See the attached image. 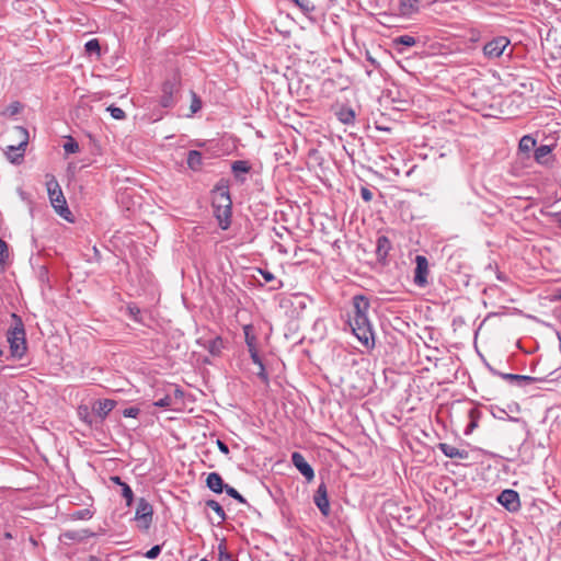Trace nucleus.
<instances>
[{
  "label": "nucleus",
  "mask_w": 561,
  "mask_h": 561,
  "mask_svg": "<svg viewBox=\"0 0 561 561\" xmlns=\"http://www.w3.org/2000/svg\"><path fill=\"white\" fill-rule=\"evenodd\" d=\"M469 426H470V428L476 427V426H477V422H476V421H472V422L470 423V425H469Z\"/></svg>",
  "instance_id": "obj_59"
},
{
  "label": "nucleus",
  "mask_w": 561,
  "mask_h": 561,
  "mask_svg": "<svg viewBox=\"0 0 561 561\" xmlns=\"http://www.w3.org/2000/svg\"><path fill=\"white\" fill-rule=\"evenodd\" d=\"M291 462L297 470L307 479L311 481L314 478V471L312 467L307 462L302 454L295 451L291 454Z\"/></svg>",
  "instance_id": "obj_13"
},
{
  "label": "nucleus",
  "mask_w": 561,
  "mask_h": 561,
  "mask_svg": "<svg viewBox=\"0 0 561 561\" xmlns=\"http://www.w3.org/2000/svg\"><path fill=\"white\" fill-rule=\"evenodd\" d=\"M207 488L214 493L220 494L225 491L226 485L221 476L217 472H210L206 478Z\"/></svg>",
  "instance_id": "obj_18"
},
{
  "label": "nucleus",
  "mask_w": 561,
  "mask_h": 561,
  "mask_svg": "<svg viewBox=\"0 0 561 561\" xmlns=\"http://www.w3.org/2000/svg\"><path fill=\"white\" fill-rule=\"evenodd\" d=\"M4 537H5L7 539L12 538V536H11V534H10V533H5V534H4Z\"/></svg>",
  "instance_id": "obj_60"
},
{
  "label": "nucleus",
  "mask_w": 561,
  "mask_h": 561,
  "mask_svg": "<svg viewBox=\"0 0 561 561\" xmlns=\"http://www.w3.org/2000/svg\"><path fill=\"white\" fill-rule=\"evenodd\" d=\"M368 60H369L373 65H376V64H377V62H376V60H375L373 57H370L369 55H368Z\"/></svg>",
  "instance_id": "obj_58"
},
{
  "label": "nucleus",
  "mask_w": 561,
  "mask_h": 561,
  "mask_svg": "<svg viewBox=\"0 0 561 561\" xmlns=\"http://www.w3.org/2000/svg\"><path fill=\"white\" fill-rule=\"evenodd\" d=\"M183 394H184L183 390H181L180 388H178V387H176V388H174V390H173V396H172V398H175V399H182V398H183Z\"/></svg>",
  "instance_id": "obj_51"
},
{
  "label": "nucleus",
  "mask_w": 561,
  "mask_h": 561,
  "mask_svg": "<svg viewBox=\"0 0 561 561\" xmlns=\"http://www.w3.org/2000/svg\"><path fill=\"white\" fill-rule=\"evenodd\" d=\"M415 44H416V39L412 35H400V36L393 37L392 41H391V46L398 53H402L403 51L401 46L412 47Z\"/></svg>",
  "instance_id": "obj_20"
},
{
  "label": "nucleus",
  "mask_w": 561,
  "mask_h": 561,
  "mask_svg": "<svg viewBox=\"0 0 561 561\" xmlns=\"http://www.w3.org/2000/svg\"><path fill=\"white\" fill-rule=\"evenodd\" d=\"M111 481L119 486H122L125 483L118 476L111 477Z\"/></svg>",
  "instance_id": "obj_53"
},
{
  "label": "nucleus",
  "mask_w": 561,
  "mask_h": 561,
  "mask_svg": "<svg viewBox=\"0 0 561 561\" xmlns=\"http://www.w3.org/2000/svg\"><path fill=\"white\" fill-rule=\"evenodd\" d=\"M8 342L13 357L20 359L25 355L27 350L25 330L21 321L8 332Z\"/></svg>",
  "instance_id": "obj_4"
},
{
  "label": "nucleus",
  "mask_w": 561,
  "mask_h": 561,
  "mask_svg": "<svg viewBox=\"0 0 561 561\" xmlns=\"http://www.w3.org/2000/svg\"><path fill=\"white\" fill-rule=\"evenodd\" d=\"M231 207L224 206L222 208H214V215L218 220V225L222 230L229 228L231 224Z\"/></svg>",
  "instance_id": "obj_19"
},
{
  "label": "nucleus",
  "mask_w": 561,
  "mask_h": 561,
  "mask_svg": "<svg viewBox=\"0 0 561 561\" xmlns=\"http://www.w3.org/2000/svg\"><path fill=\"white\" fill-rule=\"evenodd\" d=\"M89 561H101V560L95 556H90Z\"/></svg>",
  "instance_id": "obj_56"
},
{
  "label": "nucleus",
  "mask_w": 561,
  "mask_h": 561,
  "mask_svg": "<svg viewBox=\"0 0 561 561\" xmlns=\"http://www.w3.org/2000/svg\"><path fill=\"white\" fill-rule=\"evenodd\" d=\"M121 488L122 496L126 500V505L130 506L134 502V493L131 488L127 483H124Z\"/></svg>",
  "instance_id": "obj_33"
},
{
  "label": "nucleus",
  "mask_w": 561,
  "mask_h": 561,
  "mask_svg": "<svg viewBox=\"0 0 561 561\" xmlns=\"http://www.w3.org/2000/svg\"><path fill=\"white\" fill-rule=\"evenodd\" d=\"M2 355V351L0 350V356Z\"/></svg>",
  "instance_id": "obj_63"
},
{
  "label": "nucleus",
  "mask_w": 561,
  "mask_h": 561,
  "mask_svg": "<svg viewBox=\"0 0 561 561\" xmlns=\"http://www.w3.org/2000/svg\"><path fill=\"white\" fill-rule=\"evenodd\" d=\"M260 274L267 283L276 280L274 274L267 270H260Z\"/></svg>",
  "instance_id": "obj_48"
},
{
  "label": "nucleus",
  "mask_w": 561,
  "mask_h": 561,
  "mask_svg": "<svg viewBox=\"0 0 561 561\" xmlns=\"http://www.w3.org/2000/svg\"><path fill=\"white\" fill-rule=\"evenodd\" d=\"M201 108H202V102H201V100L197 98V95H196L195 93H193V100H192V104H191V111H192V113H196V112H198Z\"/></svg>",
  "instance_id": "obj_46"
},
{
  "label": "nucleus",
  "mask_w": 561,
  "mask_h": 561,
  "mask_svg": "<svg viewBox=\"0 0 561 561\" xmlns=\"http://www.w3.org/2000/svg\"><path fill=\"white\" fill-rule=\"evenodd\" d=\"M536 146V139L530 135H525L520 138L518 149L522 152H529Z\"/></svg>",
  "instance_id": "obj_28"
},
{
  "label": "nucleus",
  "mask_w": 561,
  "mask_h": 561,
  "mask_svg": "<svg viewBox=\"0 0 561 561\" xmlns=\"http://www.w3.org/2000/svg\"><path fill=\"white\" fill-rule=\"evenodd\" d=\"M75 519H90L92 517V513L90 510H79L72 514Z\"/></svg>",
  "instance_id": "obj_41"
},
{
  "label": "nucleus",
  "mask_w": 561,
  "mask_h": 561,
  "mask_svg": "<svg viewBox=\"0 0 561 561\" xmlns=\"http://www.w3.org/2000/svg\"><path fill=\"white\" fill-rule=\"evenodd\" d=\"M65 537H67L69 539H75L76 538L75 535L72 533H70V531L66 533Z\"/></svg>",
  "instance_id": "obj_55"
},
{
  "label": "nucleus",
  "mask_w": 561,
  "mask_h": 561,
  "mask_svg": "<svg viewBox=\"0 0 561 561\" xmlns=\"http://www.w3.org/2000/svg\"><path fill=\"white\" fill-rule=\"evenodd\" d=\"M549 216L557 220L558 227L561 229V215H560V213H549Z\"/></svg>",
  "instance_id": "obj_52"
},
{
  "label": "nucleus",
  "mask_w": 561,
  "mask_h": 561,
  "mask_svg": "<svg viewBox=\"0 0 561 561\" xmlns=\"http://www.w3.org/2000/svg\"><path fill=\"white\" fill-rule=\"evenodd\" d=\"M152 505L145 497H140L135 513V520L137 522L138 528L147 531L152 524Z\"/></svg>",
  "instance_id": "obj_5"
},
{
  "label": "nucleus",
  "mask_w": 561,
  "mask_h": 561,
  "mask_svg": "<svg viewBox=\"0 0 561 561\" xmlns=\"http://www.w3.org/2000/svg\"><path fill=\"white\" fill-rule=\"evenodd\" d=\"M243 333L248 350L256 347V336L253 334V327L251 324L244 325Z\"/></svg>",
  "instance_id": "obj_30"
},
{
  "label": "nucleus",
  "mask_w": 561,
  "mask_h": 561,
  "mask_svg": "<svg viewBox=\"0 0 561 561\" xmlns=\"http://www.w3.org/2000/svg\"><path fill=\"white\" fill-rule=\"evenodd\" d=\"M415 272H414V283L424 287L427 285V275H428V262L427 259L423 255H416L415 257Z\"/></svg>",
  "instance_id": "obj_12"
},
{
  "label": "nucleus",
  "mask_w": 561,
  "mask_h": 561,
  "mask_svg": "<svg viewBox=\"0 0 561 561\" xmlns=\"http://www.w3.org/2000/svg\"><path fill=\"white\" fill-rule=\"evenodd\" d=\"M213 208L232 207L228 185L219 182L211 192Z\"/></svg>",
  "instance_id": "obj_8"
},
{
  "label": "nucleus",
  "mask_w": 561,
  "mask_h": 561,
  "mask_svg": "<svg viewBox=\"0 0 561 561\" xmlns=\"http://www.w3.org/2000/svg\"><path fill=\"white\" fill-rule=\"evenodd\" d=\"M217 446H218V449L222 454H225V455L229 454V447L224 442H221L220 439L217 440Z\"/></svg>",
  "instance_id": "obj_50"
},
{
  "label": "nucleus",
  "mask_w": 561,
  "mask_h": 561,
  "mask_svg": "<svg viewBox=\"0 0 561 561\" xmlns=\"http://www.w3.org/2000/svg\"><path fill=\"white\" fill-rule=\"evenodd\" d=\"M560 299H561V296H560Z\"/></svg>",
  "instance_id": "obj_64"
},
{
  "label": "nucleus",
  "mask_w": 561,
  "mask_h": 561,
  "mask_svg": "<svg viewBox=\"0 0 561 561\" xmlns=\"http://www.w3.org/2000/svg\"><path fill=\"white\" fill-rule=\"evenodd\" d=\"M294 2L302 12L308 13L314 10V5L309 0H290Z\"/></svg>",
  "instance_id": "obj_35"
},
{
  "label": "nucleus",
  "mask_w": 561,
  "mask_h": 561,
  "mask_svg": "<svg viewBox=\"0 0 561 561\" xmlns=\"http://www.w3.org/2000/svg\"><path fill=\"white\" fill-rule=\"evenodd\" d=\"M336 116L343 124H352L355 121V112L350 106H341L336 111Z\"/></svg>",
  "instance_id": "obj_24"
},
{
  "label": "nucleus",
  "mask_w": 561,
  "mask_h": 561,
  "mask_svg": "<svg viewBox=\"0 0 561 561\" xmlns=\"http://www.w3.org/2000/svg\"><path fill=\"white\" fill-rule=\"evenodd\" d=\"M419 11V0H400L399 12L401 15L410 16Z\"/></svg>",
  "instance_id": "obj_21"
},
{
  "label": "nucleus",
  "mask_w": 561,
  "mask_h": 561,
  "mask_svg": "<svg viewBox=\"0 0 561 561\" xmlns=\"http://www.w3.org/2000/svg\"><path fill=\"white\" fill-rule=\"evenodd\" d=\"M219 549V559L218 561H236L231 553H229L226 549V545L221 542L218 547Z\"/></svg>",
  "instance_id": "obj_39"
},
{
  "label": "nucleus",
  "mask_w": 561,
  "mask_h": 561,
  "mask_svg": "<svg viewBox=\"0 0 561 561\" xmlns=\"http://www.w3.org/2000/svg\"><path fill=\"white\" fill-rule=\"evenodd\" d=\"M360 196L365 202H369L373 198V193L369 188L363 186L360 188Z\"/></svg>",
  "instance_id": "obj_49"
},
{
  "label": "nucleus",
  "mask_w": 561,
  "mask_h": 561,
  "mask_svg": "<svg viewBox=\"0 0 561 561\" xmlns=\"http://www.w3.org/2000/svg\"><path fill=\"white\" fill-rule=\"evenodd\" d=\"M140 413V409L137 407H129L123 411L125 417H137Z\"/></svg>",
  "instance_id": "obj_42"
},
{
  "label": "nucleus",
  "mask_w": 561,
  "mask_h": 561,
  "mask_svg": "<svg viewBox=\"0 0 561 561\" xmlns=\"http://www.w3.org/2000/svg\"><path fill=\"white\" fill-rule=\"evenodd\" d=\"M437 447L448 458L467 459L469 457L466 449H459L447 443H439Z\"/></svg>",
  "instance_id": "obj_17"
},
{
  "label": "nucleus",
  "mask_w": 561,
  "mask_h": 561,
  "mask_svg": "<svg viewBox=\"0 0 561 561\" xmlns=\"http://www.w3.org/2000/svg\"><path fill=\"white\" fill-rule=\"evenodd\" d=\"M248 351H249V353H250V357H251L252 362H253L255 365H257V366H259V365H262V364H263V362H262V359H261V357H260V355H259V352H257V348H256V347H254V348H249Z\"/></svg>",
  "instance_id": "obj_44"
},
{
  "label": "nucleus",
  "mask_w": 561,
  "mask_h": 561,
  "mask_svg": "<svg viewBox=\"0 0 561 561\" xmlns=\"http://www.w3.org/2000/svg\"><path fill=\"white\" fill-rule=\"evenodd\" d=\"M386 236H379L377 240V255L380 261L386 260Z\"/></svg>",
  "instance_id": "obj_34"
},
{
  "label": "nucleus",
  "mask_w": 561,
  "mask_h": 561,
  "mask_svg": "<svg viewBox=\"0 0 561 561\" xmlns=\"http://www.w3.org/2000/svg\"><path fill=\"white\" fill-rule=\"evenodd\" d=\"M477 411L474 409H471L470 410V416L473 417V414L476 413Z\"/></svg>",
  "instance_id": "obj_61"
},
{
  "label": "nucleus",
  "mask_w": 561,
  "mask_h": 561,
  "mask_svg": "<svg viewBox=\"0 0 561 561\" xmlns=\"http://www.w3.org/2000/svg\"><path fill=\"white\" fill-rule=\"evenodd\" d=\"M21 107H22V106H21V103H20V102H12V103L8 106L7 112H8L11 116H13V115H16V114H19V113H20Z\"/></svg>",
  "instance_id": "obj_45"
},
{
  "label": "nucleus",
  "mask_w": 561,
  "mask_h": 561,
  "mask_svg": "<svg viewBox=\"0 0 561 561\" xmlns=\"http://www.w3.org/2000/svg\"><path fill=\"white\" fill-rule=\"evenodd\" d=\"M172 404H173V398L169 393H167L163 398L153 402V405L158 407V408H169Z\"/></svg>",
  "instance_id": "obj_38"
},
{
  "label": "nucleus",
  "mask_w": 561,
  "mask_h": 561,
  "mask_svg": "<svg viewBox=\"0 0 561 561\" xmlns=\"http://www.w3.org/2000/svg\"><path fill=\"white\" fill-rule=\"evenodd\" d=\"M78 415L89 426H98V420L93 414V410H90L87 405H80L78 408Z\"/></svg>",
  "instance_id": "obj_22"
},
{
  "label": "nucleus",
  "mask_w": 561,
  "mask_h": 561,
  "mask_svg": "<svg viewBox=\"0 0 561 561\" xmlns=\"http://www.w3.org/2000/svg\"><path fill=\"white\" fill-rule=\"evenodd\" d=\"M206 506L213 510L219 517V524L227 519V514L216 500H207Z\"/></svg>",
  "instance_id": "obj_29"
},
{
  "label": "nucleus",
  "mask_w": 561,
  "mask_h": 561,
  "mask_svg": "<svg viewBox=\"0 0 561 561\" xmlns=\"http://www.w3.org/2000/svg\"><path fill=\"white\" fill-rule=\"evenodd\" d=\"M257 377L264 382V383H268V375L266 373V369H265V366L264 364L262 365H259V373H257Z\"/></svg>",
  "instance_id": "obj_47"
},
{
  "label": "nucleus",
  "mask_w": 561,
  "mask_h": 561,
  "mask_svg": "<svg viewBox=\"0 0 561 561\" xmlns=\"http://www.w3.org/2000/svg\"><path fill=\"white\" fill-rule=\"evenodd\" d=\"M225 491L229 496L237 500L239 503H247V500L234 488L227 484Z\"/></svg>",
  "instance_id": "obj_36"
},
{
  "label": "nucleus",
  "mask_w": 561,
  "mask_h": 561,
  "mask_svg": "<svg viewBox=\"0 0 561 561\" xmlns=\"http://www.w3.org/2000/svg\"><path fill=\"white\" fill-rule=\"evenodd\" d=\"M204 347L214 356L220 355L224 348V341L220 336H216L204 344Z\"/></svg>",
  "instance_id": "obj_25"
},
{
  "label": "nucleus",
  "mask_w": 561,
  "mask_h": 561,
  "mask_svg": "<svg viewBox=\"0 0 561 561\" xmlns=\"http://www.w3.org/2000/svg\"><path fill=\"white\" fill-rule=\"evenodd\" d=\"M199 561H210V560H208V559H202V560H199Z\"/></svg>",
  "instance_id": "obj_62"
},
{
  "label": "nucleus",
  "mask_w": 561,
  "mask_h": 561,
  "mask_svg": "<svg viewBox=\"0 0 561 561\" xmlns=\"http://www.w3.org/2000/svg\"><path fill=\"white\" fill-rule=\"evenodd\" d=\"M499 376H501L504 380H507L510 382H515L519 387H524L537 381H543L541 378H536L531 376H525V375H516V374H504L499 373Z\"/></svg>",
  "instance_id": "obj_16"
},
{
  "label": "nucleus",
  "mask_w": 561,
  "mask_h": 561,
  "mask_svg": "<svg viewBox=\"0 0 561 561\" xmlns=\"http://www.w3.org/2000/svg\"><path fill=\"white\" fill-rule=\"evenodd\" d=\"M107 111L114 119H124L126 117L125 112L121 107L111 105L107 107Z\"/></svg>",
  "instance_id": "obj_40"
},
{
  "label": "nucleus",
  "mask_w": 561,
  "mask_h": 561,
  "mask_svg": "<svg viewBox=\"0 0 561 561\" xmlns=\"http://www.w3.org/2000/svg\"><path fill=\"white\" fill-rule=\"evenodd\" d=\"M116 401L112 399L96 400L92 404L93 414L98 420V425L102 424L110 412L115 408Z\"/></svg>",
  "instance_id": "obj_10"
},
{
  "label": "nucleus",
  "mask_w": 561,
  "mask_h": 561,
  "mask_svg": "<svg viewBox=\"0 0 561 561\" xmlns=\"http://www.w3.org/2000/svg\"><path fill=\"white\" fill-rule=\"evenodd\" d=\"M126 313L129 318H131L135 322L145 323L144 318L141 316V310L136 304H128L126 307Z\"/></svg>",
  "instance_id": "obj_27"
},
{
  "label": "nucleus",
  "mask_w": 561,
  "mask_h": 561,
  "mask_svg": "<svg viewBox=\"0 0 561 561\" xmlns=\"http://www.w3.org/2000/svg\"><path fill=\"white\" fill-rule=\"evenodd\" d=\"M282 287H283V282L282 280H276L275 285L272 286V289H279Z\"/></svg>",
  "instance_id": "obj_54"
},
{
  "label": "nucleus",
  "mask_w": 561,
  "mask_h": 561,
  "mask_svg": "<svg viewBox=\"0 0 561 561\" xmlns=\"http://www.w3.org/2000/svg\"><path fill=\"white\" fill-rule=\"evenodd\" d=\"M369 309V301L365 296L357 295L352 299L351 310L347 311L346 323L352 333L363 343L368 346L369 342L374 340L370 322L367 317Z\"/></svg>",
  "instance_id": "obj_1"
},
{
  "label": "nucleus",
  "mask_w": 561,
  "mask_h": 561,
  "mask_svg": "<svg viewBox=\"0 0 561 561\" xmlns=\"http://www.w3.org/2000/svg\"><path fill=\"white\" fill-rule=\"evenodd\" d=\"M551 151H552V149L548 145L539 146L538 148L535 149V153H534L535 160L539 164H546L548 162L549 156L551 154Z\"/></svg>",
  "instance_id": "obj_26"
},
{
  "label": "nucleus",
  "mask_w": 561,
  "mask_h": 561,
  "mask_svg": "<svg viewBox=\"0 0 561 561\" xmlns=\"http://www.w3.org/2000/svg\"><path fill=\"white\" fill-rule=\"evenodd\" d=\"M388 323L393 328L394 331H397L399 333V337L398 336H391V340H393L394 342V345H393V350L396 348H400V344L404 341V332L407 329H409V323L401 320L399 317H394L393 318V321H390L388 319Z\"/></svg>",
  "instance_id": "obj_14"
},
{
  "label": "nucleus",
  "mask_w": 561,
  "mask_h": 561,
  "mask_svg": "<svg viewBox=\"0 0 561 561\" xmlns=\"http://www.w3.org/2000/svg\"><path fill=\"white\" fill-rule=\"evenodd\" d=\"M46 185L50 204L56 213L62 218L70 220L69 216L71 215V211L67 206L66 198L58 182L54 176H51V179L47 181Z\"/></svg>",
  "instance_id": "obj_2"
},
{
  "label": "nucleus",
  "mask_w": 561,
  "mask_h": 561,
  "mask_svg": "<svg viewBox=\"0 0 561 561\" xmlns=\"http://www.w3.org/2000/svg\"><path fill=\"white\" fill-rule=\"evenodd\" d=\"M511 41L506 36H499L483 46V54L489 59H495L503 55Z\"/></svg>",
  "instance_id": "obj_7"
},
{
  "label": "nucleus",
  "mask_w": 561,
  "mask_h": 561,
  "mask_svg": "<svg viewBox=\"0 0 561 561\" xmlns=\"http://www.w3.org/2000/svg\"><path fill=\"white\" fill-rule=\"evenodd\" d=\"M376 128L379 129V130H386V127L381 126V125H378V123H376Z\"/></svg>",
  "instance_id": "obj_57"
},
{
  "label": "nucleus",
  "mask_w": 561,
  "mask_h": 561,
  "mask_svg": "<svg viewBox=\"0 0 561 561\" xmlns=\"http://www.w3.org/2000/svg\"><path fill=\"white\" fill-rule=\"evenodd\" d=\"M9 259V247L8 243L0 238V265L7 264Z\"/></svg>",
  "instance_id": "obj_32"
},
{
  "label": "nucleus",
  "mask_w": 561,
  "mask_h": 561,
  "mask_svg": "<svg viewBox=\"0 0 561 561\" xmlns=\"http://www.w3.org/2000/svg\"><path fill=\"white\" fill-rule=\"evenodd\" d=\"M186 162L191 170L198 171L203 165L202 153L197 150L188 151Z\"/></svg>",
  "instance_id": "obj_23"
},
{
  "label": "nucleus",
  "mask_w": 561,
  "mask_h": 561,
  "mask_svg": "<svg viewBox=\"0 0 561 561\" xmlns=\"http://www.w3.org/2000/svg\"><path fill=\"white\" fill-rule=\"evenodd\" d=\"M251 165L245 160H236L231 164V171L239 183H244L247 174L250 172Z\"/></svg>",
  "instance_id": "obj_15"
},
{
  "label": "nucleus",
  "mask_w": 561,
  "mask_h": 561,
  "mask_svg": "<svg viewBox=\"0 0 561 561\" xmlns=\"http://www.w3.org/2000/svg\"><path fill=\"white\" fill-rule=\"evenodd\" d=\"M497 502L510 512H517L520 508L519 495L511 489L502 491L497 496Z\"/></svg>",
  "instance_id": "obj_11"
},
{
  "label": "nucleus",
  "mask_w": 561,
  "mask_h": 561,
  "mask_svg": "<svg viewBox=\"0 0 561 561\" xmlns=\"http://www.w3.org/2000/svg\"><path fill=\"white\" fill-rule=\"evenodd\" d=\"M313 502L323 516L328 517L330 515L331 507L325 483L322 482L318 485L313 495Z\"/></svg>",
  "instance_id": "obj_9"
},
{
  "label": "nucleus",
  "mask_w": 561,
  "mask_h": 561,
  "mask_svg": "<svg viewBox=\"0 0 561 561\" xmlns=\"http://www.w3.org/2000/svg\"><path fill=\"white\" fill-rule=\"evenodd\" d=\"M13 133L19 138V144L10 145L5 149V156L12 163H20L23 159L25 148L28 142V131L23 126H15Z\"/></svg>",
  "instance_id": "obj_3"
},
{
  "label": "nucleus",
  "mask_w": 561,
  "mask_h": 561,
  "mask_svg": "<svg viewBox=\"0 0 561 561\" xmlns=\"http://www.w3.org/2000/svg\"><path fill=\"white\" fill-rule=\"evenodd\" d=\"M179 83L175 79L167 80L161 88L160 105L165 108L173 107L178 103Z\"/></svg>",
  "instance_id": "obj_6"
},
{
  "label": "nucleus",
  "mask_w": 561,
  "mask_h": 561,
  "mask_svg": "<svg viewBox=\"0 0 561 561\" xmlns=\"http://www.w3.org/2000/svg\"><path fill=\"white\" fill-rule=\"evenodd\" d=\"M84 48L89 55H96L98 57L101 55V46L98 38L88 41L84 45Z\"/></svg>",
  "instance_id": "obj_31"
},
{
  "label": "nucleus",
  "mask_w": 561,
  "mask_h": 561,
  "mask_svg": "<svg viewBox=\"0 0 561 561\" xmlns=\"http://www.w3.org/2000/svg\"><path fill=\"white\" fill-rule=\"evenodd\" d=\"M64 150L67 153H76L79 151V144L70 137L69 140L64 144Z\"/></svg>",
  "instance_id": "obj_37"
},
{
  "label": "nucleus",
  "mask_w": 561,
  "mask_h": 561,
  "mask_svg": "<svg viewBox=\"0 0 561 561\" xmlns=\"http://www.w3.org/2000/svg\"><path fill=\"white\" fill-rule=\"evenodd\" d=\"M161 553V546L156 545L152 548H150L146 553V558L148 559H156Z\"/></svg>",
  "instance_id": "obj_43"
}]
</instances>
